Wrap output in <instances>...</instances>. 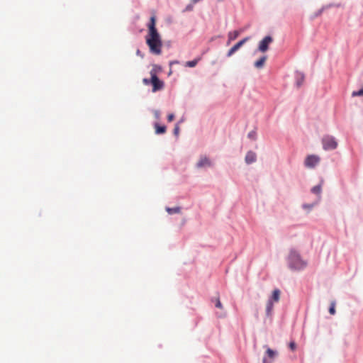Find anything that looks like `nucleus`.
Listing matches in <instances>:
<instances>
[{
  "label": "nucleus",
  "mask_w": 363,
  "mask_h": 363,
  "mask_svg": "<svg viewBox=\"0 0 363 363\" xmlns=\"http://www.w3.org/2000/svg\"><path fill=\"white\" fill-rule=\"evenodd\" d=\"M147 28L148 32L145 36V41L149 47L150 52L159 55L162 53V41L156 28V17L155 16L150 17Z\"/></svg>",
  "instance_id": "nucleus-1"
},
{
  "label": "nucleus",
  "mask_w": 363,
  "mask_h": 363,
  "mask_svg": "<svg viewBox=\"0 0 363 363\" xmlns=\"http://www.w3.org/2000/svg\"><path fill=\"white\" fill-rule=\"evenodd\" d=\"M288 260L289 267L292 269L300 270L306 267V262L301 259L300 255L294 250L290 252Z\"/></svg>",
  "instance_id": "nucleus-2"
},
{
  "label": "nucleus",
  "mask_w": 363,
  "mask_h": 363,
  "mask_svg": "<svg viewBox=\"0 0 363 363\" xmlns=\"http://www.w3.org/2000/svg\"><path fill=\"white\" fill-rule=\"evenodd\" d=\"M143 82L145 85H148L151 84L152 85V91L156 92L159 90H161L164 88V82L161 81L157 76L151 77L150 79H143Z\"/></svg>",
  "instance_id": "nucleus-3"
},
{
  "label": "nucleus",
  "mask_w": 363,
  "mask_h": 363,
  "mask_svg": "<svg viewBox=\"0 0 363 363\" xmlns=\"http://www.w3.org/2000/svg\"><path fill=\"white\" fill-rule=\"evenodd\" d=\"M322 143L325 150H334L337 146V143L336 142L335 138L331 135L324 136L322 139Z\"/></svg>",
  "instance_id": "nucleus-4"
},
{
  "label": "nucleus",
  "mask_w": 363,
  "mask_h": 363,
  "mask_svg": "<svg viewBox=\"0 0 363 363\" xmlns=\"http://www.w3.org/2000/svg\"><path fill=\"white\" fill-rule=\"evenodd\" d=\"M320 162L319 157L316 155H308L304 162L305 166L308 168L315 167Z\"/></svg>",
  "instance_id": "nucleus-5"
},
{
  "label": "nucleus",
  "mask_w": 363,
  "mask_h": 363,
  "mask_svg": "<svg viewBox=\"0 0 363 363\" xmlns=\"http://www.w3.org/2000/svg\"><path fill=\"white\" fill-rule=\"evenodd\" d=\"M250 37H246L242 40H240L235 45H233L228 52L227 56H232L237 50H238L247 41H248Z\"/></svg>",
  "instance_id": "nucleus-6"
},
{
  "label": "nucleus",
  "mask_w": 363,
  "mask_h": 363,
  "mask_svg": "<svg viewBox=\"0 0 363 363\" xmlns=\"http://www.w3.org/2000/svg\"><path fill=\"white\" fill-rule=\"evenodd\" d=\"M273 41L271 36H266L264 39L260 41L259 45V50L264 52L268 50L269 45Z\"/></svg>",
  "instance_id": "nucleus-7"
},
{
  "label": "nucleus",
  "mask_w": 363,
  "mask_h": 363,
  "mask_svg": "<svg viewBox=\"0 0 363 363\" xmlns=\"http://www.w3.org/2000/svg\"><path fill=\"white\" fill-rule=\"evenodd\" d=\"M196 166L198 168H202L205 167H210L211 166V160L206 156L201 157L200 160L196 164Z\"/></svg>",
  "instance_id": "nucleus-8"
},
{
  "label": "nucleus",
  "mask_w": 363,
  "mask_h": 363,
  "mask_svg": "<svg viewBox=\"0 0 363 363\" xmlns=\"http://www.w3.org/2000/svg\"><path fill=\"white\" fill-rule=\"evenodd\" d=\"M266 354L267 355V357L270 359L271 360H267L266 357L263 358L262 363H272V360L274 359L276 355L277 354V352L272 350L270 348H267L266 351Z\"/></svg>",
  "instance_id": "nucleus-9"
},
{
  "label": "nucleus",
  "mask_w": 363,
  "mask_h": 363,
  "mask_svg": "<svg viewBox=\"0 0 363 363\" xmlns=\"http://www.w3.org/2000/svg\"><path fill=\"white\" fill-rule=\"evenodd\" d=\"M257 155L252 151H249L245 156V162L247 164H251L256 161Z\"/></svg>",
  "instance_id": "nucleus-10"
},
{
  "label": "nucleus",
  "mask_w": 363,
  "mask_h": 363,
  "mask_svg": "<svg viewBox=\"0 0 363 363\" xmlns=\"http://www.w3.org/2000/svg\"><path fill=\"white\" fill-rule=\"evenodd\" d=\"M240 34V30H234L229 32L228 34V42L227 44L230 45V43L235 40Z\"/></svg>",
  "instance_id": "nucleus-11"
},
{
  "label": "nucleus",
  "mask_w": 363,
  "mask_h": 363,
  "mask_svg": "<svg viewBox=\"0 0 363 363\" xmlns=\"http://www.w3.org/2000/svg\"><path fill=\"white\" fill-rule=\"evenodd\" d=\"M280 294L281 292L279 289H274L272 292L271 298L269 300H272V302H278L280 298Z\"/></svg>",
  "instance_id": "nucleus-12"
},
{
  "label": "nucleus",
  "mask_w": 363,
  "mask_h": 363,
  "mask_svg": "<svg viewBox=\"0 0 363 363\" xmlns=\"http://www.w3.org/2000/svg\"><path fill=\"white\" fill-rule=\"evenodd\" d=\"M162 71V67L157 65H153L150 72V76H157V74Z\"/></svg>",
  "instance_id": "nucleus-13"
},
{
  "label": "nucleus",
  "mask_w": 363,
  "mask_h": 363,
  "mask_svg": "<svg viewBox=\"0 0 363 363\" xmlns=\"http://www.w3.org/2000/svg\"><path fill=\"white\" fill-rule=\"evenodd\" d=\"M155 128L156 134H163L166 132V127L164 125H160L158 123H155Z\"/></svg>",
  "instance_id": "nucleus-14"
},
{
  "label": "nucleus",
  "mask_w": 363,
  "mask_h": 363,
  "mask_svg": "<svg viewBox=\"0 0 363 363\" xmlns=\"http://www.w3.org/2000/svg\"><path fill=\"white\" fill-rule=\"evenodd\" d=\"M267 60V57L266 56H264L262 57H261L259 60H258L257 61H256L255 62V66L257 67V68H262L265 62Z\"/></svg>",
  "instance_id": "nucleus-15"
},
{
  "label": "nucleus",
  "mask_w": 363,
  "mask_h": 363,
  "mask_svg": "<svg viewBox=\"0 0 363 363\" xmlns=\"http://www.w3.org/2000/svg\"><path fill=\"white\" fill-rule=\"evenodd\" d=\"M273 303L272 300H268L266 306V313L267 315H270L273 310Z\"/></svg>",
  "instance_id": "nucleus-16"
},
{
  "label": "nucleus",
  "mask_w": 363,
  "mask_h": 363,
  "mask_svg": "<svg viewBox=\"0 0 363 363\" xmlns=\"http://www.w3.org/2000/svg\"><path fill=\"white\" fill-rule=\"evenodd\" d=\"M304 75L302 73H298L297 74V81H296V84H297V86H300L303 82L304 81Z\"/></svg>",
  "instance_id": "nucleus-17"
},
{
  "label": "nucleus",
  "mask_w": 363,
  "mask_h": 363,
  "mask_svg": "<svg viewBox=\"0 0 363 363\" xmlns=\"http://www.w3.org/2000/svg\"><path fill=\"white\" fill-rule=\"evenodd\" d=\"M321 191H322V186H321V184H319V185H317V186H315L314 187L312 188L311 189V191L315 194H318V195H320V193H321Z\"/></svg>",
  "instance_id": "nucleus-18"
},
{
  "label": "nucleus",
  "mask_w": 363,
  "mask_h": 363,
  "mask_svg": "<svg viewBox=\"0 0 363 363\" xmlns=\"http://www.w3.org/2000/svg\"><path fill=\"white\" fill-rule=\"evenodd\" d=\"M166 210L169 214L179 213L180 212L179 207L167 208Z\"/></svg>",
  "instance_id": "nucleus-19"
},
{
  "label": "nucleus",
  "mask_w": 363,
  "mask_h": 363,
  "mask_svg": "<svg viewBox=\"0 0 363 363\" xmlns=\"http://www.w3.org/2000/svg\"><path fill=\"white\" fill-rule=\"evenodd\" d=\"M199 60L200 59H196V60H194L191 61H188L186 62V66L189 67H194L197 65Z\"/></svg>",
  "instance_id": "nucleus-20"
},
{
  "label": "nucleus",
  "mask_w": 363,
  "mask_h": 363,
  "mask_svg": "<svg viewBox=\"0 0 363 363\" xmlns=\"http://www.w3.org/2000/svg\"><path fill=\"white\" fill-rule=\"evenodd\" d=\"M212 301L215 302V306H216V308H220V309L223 308L222 303H221V302L220 301V298L218 296L213 298Z\"/></svg>",
  "instance_id": "nucleus-21"
},
{
  "label": "nucleus",
  "mask_w": 363,
  "mask_h": 363,
  "mask_svg": "<svg viewBox=\"0 0 363 363\" xmlns=\"http://www.w3.org/2000/svg\"><path fill=\"white\" fill-rule=\"evenodd\" d=\"M329 313L331 315H335V301L331 303L330 307L329 308Z\"/></svg>",
  "instance_id": "nucleus-22"
},
{
  "label": "nucleus",
  "mask_w": 363,
  "mask_h": 363,
  "mask_svg": "<svg viewBox=\"0 0 363 363\" xmlns=\"http://www.w3.org/2000/svg\"><path fill=\"white\" fill-rule=\"evenodd\" d=\"M352 96H363V88L359 91H355L352 93Z\"/></svg>",
  "instance_id": "nucleus-23"
},
{
  "label": "nucleus",
  "mask_w": 363,
  "mask_h": 363,
  "mask_svg": "<svg viewBox=\"0 0 363 363\" xmlns=\"http://www.w3.org/2000/svg\"><path fill=\"white\" fill-rule=\"evenodd\" d=\"M289 347L292 351H294L296 349V345L294 341L289 343Z\"/></svg>",
  "instance_id": "nucleus-24"
},
{
  "label": "nucleus",
  "mask_w": 363,
  "mask_h": 363,
  "mask_svg": "<svg viewBox=\"0 0 363 363\" xmlns=\"http://www.w3.org/2000/svg\"><path fill=\"white\" fill-rule=\"evenodd\" d=\"M174 115L173 113H170L167 116V120L169 122L172 121L174 120Z\"/></svg>",
  "instance_id": "nucleus-25"
},
{
  "label": "nucleus",
  "mask_w": 363,
  "mask_h": 363,
  "mask_svg": "<svg viewBox=\"0 0 363 363\" xmlns=\"http://www.w3.org/2000/svg\"><path fill=\"white\" fill-rule=\"evenodd\" d=\"M193 9V4H189L188 5L186 9H185V11H191Z\"/></svg>",
  "instance_id": "nucleus-26"
},
{
  "label": "nucleus",
  "mask_w": 363,
  "mask_h": 363,
  "mask_svg": "<svg viewBox=\"0 0 363 363\" xmlns=\"http://www.w3.org/2000/svg\"><path fill=\"white\" fill-rule=\"evenodd\" d=\"M179 126L176 125L174 129V134L175 135H178L179 134Z\"/></svg>",
  "instance_id": "nucleus-27"
},
{
  "label": "nucleus",
  "mask_w": 363,
  "mask_h": 363,
  "mask_svg": "<svg viewBox=\"0 0 363 363\" xmlns=\"http://www.w3.org/2000/svg\"><path fill=\"white\" fill-rule=\"evenodd\" d=\"M248 136L249 137H252V135L251 133H249Z\"/></svg>",
  "instance_id": "nucleus-28"
},
{
  "label": "nucleus",
  "mask_w": 363,
  "mask_h": 363,
  "mask_svg": "<svg viewBox=\"0 0 363 363\" xmlns=\"http://www.w3.org/2000/svg\"><path fill=\"white\" fill-rule=\"evenodd\" d=\"M248 136L249 137H252V135L251 133H249Z\"/></svg>",
  "instance_id": "nucleus-29"
}]
</instances>
